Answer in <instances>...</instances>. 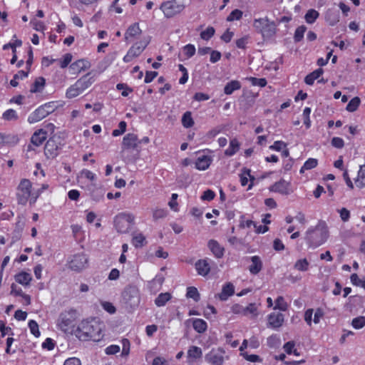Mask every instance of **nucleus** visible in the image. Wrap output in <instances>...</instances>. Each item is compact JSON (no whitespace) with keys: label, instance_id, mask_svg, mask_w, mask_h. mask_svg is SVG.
Segmentation results:
<instances>
[{"label":"nucleus","instance_id":"nucleus-1","mask_svg":"<svg viewBox=\"0 0 365 365\" xmlns=\"http://www.w3.org/2000/svg\"><path fill=\"white\" fill-rule=\"evenodd\" d=\"M76 337L81 341H99L103 338L101 324L95 319H84L75 331Z\"/></svg>","mask_w":365,"mask_h":365},{"label":"nucleus","instance_id":"nucleus-2","mask_svg":"<svg viewBox=\"0 0 365 365\" xmlns=\"http://www.w3.org/2000/svg\"><path fill=\"white\" fill-rule=\"evenodd\" d=\"M328 237L329 231L326 223L319 221L314 227H310L307 230L304 240L309 247L317 248L323 245Z\"/></svg>","mask_w":365,"mask_h":365},{"label":"nucleus","instance_id":"nucleus-3","mask_svg":"<svg viewBox=\"0 0 365 365\" xmlns=\"http://www.w3.org/2000/svg\"><path fill=\"white\" fill-rule=\"evenodd\" d=\"M255 31L264 39L273 38L277 33V24L267 16L255 19L252 24Z\"/></svg>","mask_w":365,"mask_h":365},{"label":"nucleus","instance_id":"nucleus-4","mask_svg":"<svg viewBox=\"0 0 365 365\" xmlns=\"http://www.w3.org/2000/svg\"><path fill=\"white\" fill-rule=\"evenodd\" d=\"M95 81L96 78L94 76H91V72H88L67 88L66 91V97L71 99L78 96L85 90L89 88Z\"/></svg>","mask_w":365,"mask_h":365},{"label":"nucleus","instance_id":"nucleus-5","mask_svg":"<svg viewBox=\"0 0 365 365\" xmlns=\"http://www.w3.org/2000/svg\"><path fill=\"white\" fill-rule=\"evenodd\" d=\"M134 215L131 213L120 212L114 218V227L119 233H127L134 223Z\"/></svg>","mask_w":365,"mask_h":365},{"label":"nucleus","instance_id":"nucleus-6","mask_svg":"<svg viewBox=\"0 0 365 365\" xmlns=\"http://www.w3.org/2000/svg\"><path fill=\"white\" fill-rule=\"evenodd\" d=\"M32 183L29 179H22L16 188V200L19 205H26L31 196Z\"/></svg>","mask_w":365,"mask_h":365},{"label":"nucleus","instance_id":"nucleus-7","mask_svg":"<svg viewBox=\"0 0 365 365\" xmlns=\"http://www.w3.org/2000/svg\"><path fill=\"white\" fill-rule=\"evenodd\" d=\"M185 8L184 4L179 3L176 0L163 1L160 6V9L167 19H170L180 14Z\"/></svg>","mask_w":365,"mask_h":365},{"label":"nucleus","instance_id":"nucleus-8","mask_svg":"<svg viewBox=\"0 0 365 365\" xmlns=\"http://www.w3.org/2000/svg\"><path fill=\"white\" fill-rule=\"evenodd\" d=\"M88 259L83 252L75 254L68 261V267L75 272H80L88 266Z\"/></svg>","mask_w":365,"mask_h":365},{"label":"nucleus","instance_id":"nucleus-9","mask_svg":"<svg viewBox=\"0 0 365 365\" xmlns=\"http://www.w3.org/2000/svg\"><path fill=\"white\" fill-rule=\"evenodd\" d=\"M225 351L222 348L212 349L205 355V361L210 365H223Z\"/></svg>","mask_w":365,"mask_h":365},{"label":"nucleus","instance_id":"nucleus-10","mask_svg":"<svg viewBox=\"0 0 365 365\" xmlns=\"http://www.w3.org/2000/svg\"><path fill=\"white\" fill-rule=\"evenodd\" d=\"M61 145L55 137H51L44 146V154L48 159H53L58 155Z\"/></svg>","mask_w":365,"mask_h":365},{"label":"nucleus","instance_id":"nucleus-11","mask_svg":"<svg viewBox=\"0 0 365 365\" xmlns=\"http://www.w3.org/2000/svg\"><path fill=\"white\" fill-rule=\"evenodd\" d=\"M50 108L51 106L47 103L39 106L28 117L29 123H34L41 120L51 112Z\"/></svg>","mask_w":365,"mask_h":365},{"label":"nucleus","instance_id":"nucleus-12","mask_svg":"<svg viewBox=\"0 0 365 365\" xmlns=\"http://www.w3.org/2000/svg\"><path fill=\"white\" fill-rule=\"evenodd\" d=\"M269 190L283 195H287L292 192L291 189V183L284 179H280L279 181L275 182L269 187Z\"/></svg>","mask_w":365,"mask_h":365},{"label":"nucleus","instance_id":"nucleus-13","mask_svg":"<svg viewBox=\"0 0 365 365\" xmlns=\"http://www.w3.org/2000/svg\"><path fill=\"white\" fill-rule=\"evenodd\" d=\"M91 62L85 58L78 59L72 63L69 66V69L72 74L77 75L82 71H85L91 68Z\"/></svg>","mask_w":365,"mask_h":365},{"label":"nucleus","instance_id":"nucleus-14","mask_svg":"<svg viewBox=\"0 0 365 365\" xmlns=\"http://www.w3.org/2000/svg\"><path fill=\"white\" fill-rule=\"evenodd\" d=\"M246 260H250L251 262L250 265L248 267V270L251 274L257 275L262 271L263 263L259 256L254 255L246 257Z\"/></svg>","mask_w":365,"mask_h":365},{"label":"nucleus","instance_id":"nucleus-15","mask_svg":"<svg viewBox=\"0 0 365 365\" xmlns=\"http://www.w3.org/2000/svg\"><path fill=\"white\" fill-rule=\"evenodd\" d=\"M150 36L144 38L143 39L140 40V41L135 43L129 48L128 51L130 52V53L133 54V56L138 57L143 52V51L145 49V48L148 46V45L150 43Z\"/></svg>","mask_w":365,"mask_h":365},{"label":"nucleus","instance_id":"nucleus-16","mask_svg":"<svg viewBox=\"0 0 365 365\" xmlns=\"http://www.w3.org/2000/svg\"><path fill=\"white\" fill-rule=\"evenodd\" d=\"M284 321V317L282 313L272 312L267 317L268 327L274 329L281 327Z\"/></svg>","mask_w":365,"mask_h":365},{"label":"nucleus","instance_id":"nucleus-17","mask_svg":"<svg viewBox=\"0 0 365 365\" xmlns=\"http://www.w3.org/2000/svg\"><path fill=\"white\" fill-rule=\"evenodd\" d=\"M202 357V351L200 347L192 345L187 351V361L189 364L195 363Z\"/></svg>","mask_w":365,"mask_h":365},{"label":"nucleus","instance_id":"nucleus-18","mask_svg":"<svg viewBox=\"0 0 365 365\" xmlns=\"http://www.w3.org/2000/svg\"><path fill=\"white\" fill-rule=\"evenodd\" d=\"M210 262L211 260L209 259H201L195 262V267L199 275L205 277L210 273L211 269Z\"/></svg>","mask_w":365,"mask_h":365},{"label":"nucleus","instance_id":"nucleus-19","mask_svg":"<svg viewBox=\"0 0 365 365\" xmlns=\"http://www.w3.org/2000/svg\"><path fill=\"white\" fill-rule=\"evenodd\" d=\"M48 138V132L43 128H40L33 133L31 138V143L35 146L41 145Z\"/></svg>","mask_w":365,"mask_h":365},{"label":"nucleus","instance_id":"nucleus-20","mask_svg":"<svg viewBox=\"0 0 365 365\" xmlns=\"http://www.w3.org/2000/svg\"><path fill=\"white\" fill-rule=\"evenodd\" d=\"M212 162V158L210 155H200L197 156L195 162V167L198 170H207Z\"/></svg>","mask_w":365,"mask_h":365},{"label":"nucleus","instance_id":"nucleus-21","mask_svg":"<svg viewBox=\"0 0 365 365\" xmlns=\"http://www.w3.org/2000/svg\"><path fill=\"white\" fill-rule=\"evenodd\" d=\"M142 32V30L140 28L139 24L135 22L127 29L124 37L126 41H133L138 36H139Z\"/></svg>","mask_w":365,"mask_h":365},{"label":"nucleus","instance_id":"nucleus-22","mask_svg":"<svg viewBox=\"0 0 365 365\" xmlns=\"http://www.w3.org/2000/svg\"><path fill=\"white\" fill-rule=\"evenodd\" d=\"M207 247L216 258L220 259L224 256L225 248L217 240H209Z\"/></svg>","mask_w":365,"mask_h":365},{"label":"nucleus","instance_id":"nucleus-23","mask_svg":"<svg viewBox=\"0 0 365 365\" xmlns=\"http://www.w3.org/2000/svg\"><path fill=\"white\" fill-rule=\"evenodd\" d=\"M138 138L134 133H128L123 138L122 145L125 149H136L138 148Z\"/></svg>","mask_w":365,"mask_h":365},{"label":"nucleus","instance_id":"nucleus-24","mask_svg":"<svg viewBox=\"0 0 365 365\" xmlns=\"http://www.w3.org/2000/svg\"><path fill=\"white\" fill-rule=\"evenodd\" d=\"M235 294V287L232 283L227 282L222 288L220 293L217 294V297L221 301H226L228 298Z\"/></svg>","mask_w":365,"mask_h":365},{"label":"nucleus","instance_id":"nucleus-25","mask_svg":"<svg viewBox=\"0 0 365 365\" xmlns=\"http://www.w3.org/2000/svg\"><path fill=\"white\" fill-rule=\"evenodd\" d=\"M14 279L17 283L24 287L29 286L32 280L31 275L24 271H21L17 273L14 276Z\"/></svg>","mask_w":365,"mask_h":365},{"label":"nucleus","instance_id":"nucleus-26","mask_svg":"<svg viewBox=\"0 0 365 365\" xmlns=\"http://www.w3.org/2000/svg\"><path fill=\"white\" fill-rule=\"evenodd\" d=\"M123 297L126 303H129L130 305L132 304H138L139 302V296L138 293L136 290H125Z\"/></svg>","mask_w":365,"mask_h":365},{"label":"nucleus","instance_id":"nucleus-27","mask_svg":"<svg viewBox=\"0 0 365 365\" xmlns=\"http://www.w3.org/2000/svg\"><path fill=\"white\" fill-rule=\"evenodd\" d=\"M240 148V143L237 138H232L230 141L228 148L225 150L226 156H233Z\"/></svg>","mask_w":365,"mask_h":365},{"label":"nucleus","instance_id":"nucleus-28","mask_svg":"<svg viewBox=\"0 0 365 365\" xmlns=\"http://www.w3.org/2000/svg\"><path fill=\"white\" fill-rule=\"evenodd\" d=\"M324 73L322 68H319L306 76L304 82L309 86L314 84L315 80L318 79Z\"/></svg>","mask_w":365,"mask_h":365},{"label":"nucleus","instance_id":"nucleus-29","mask_svg":"<svg viewBox=\"0 0 365 365\" xmlns=\"http://www.w3.org/2000/svg\"><path fill=\"white\" fill-rule=\"evenodd\" d=\"M131 243L135 248H141L147 244V240L145 235L140 232L133 235Z\"/></svg>","mask_w":365,"mask_h":365},{"label":"nucleus","instance_id":"nucleus-30","mask_svg":"<svg viewBox=\"0 0 365 365\" xmlns=\"http://www.w3.org/2000/svg\"><path fill=\"white\" fill-rule=\"evenodd\" d=\"M192 327L195 331L199 334L204 333L207 329V322L202 319H193Z\"/></svg>","mask_w":365,"mask_h":365},{"label":"nucleus","instance_id":"nucleus-31","mask_svg":"<svg viewBox=\"0 0 365 365\" xmlns=\"http://www.w3.org/2000/svg\"><path fill=\"white\" fill-rule=\"evenodd\" d=\"M241 87L242 86L239 81L232 80L225 85L224 93L226 95H231L234 91L240 90Z\"/></svg>","mask_w":365,"mask_h":365},{"label":"nucleus","instance_id":"nucleus-32","mask_svg":"<svg viewBox=\"0 0 365 365\" xmlns=\"http://www.w3.org/2000/svg\"><path fill=\"white\" fill-rule=\"evenodd\" d=\"M356 186L362 188L365 186V164L360 166L358 175L355 179Z\"/></svg>","mask_w":365,"mask_h":365},{"label":"nucleus","instance_id":"nucleus-33","mask_svg":"<svg viewBox=\"0 0 365 365\" xmlns=\"http://www.w3.org/2000/svg\"><path fill=\"white\" fill-rule=\"evenodd\" d=\"M172 298L171 294L169 292L160 293L155 299V304L157 307H163Z\"/></svg>","mask_w":365,"mask_h":365},{"label":"nucleus","instance_id":"nucleus-34","mask_svg":"<svg viewBox=\"0 0 365 365\" xmlns=\"http://www.w3.org/2000/svg\"><path fill=\"white\" fill-rule=\"evenodd\" d=\"M46 81L43 77H38L35 80L33 84L31 86L30 91L31 93H38L41 92L44 86H45Z\"/></svg>","mask_w":365,"mask_h":365},{"label":"nucleus","instance_id":"nucleus-35","mask_svg":"<svg viewBox=\"0 0 365 365\" xmlns=\"http://www.w3.org/2000/svg\"><path fill=\"white\" fill-rule=\"evenodd\" d=\"M318 165V160L316 158H308L300 168L299 173H304L305 170H309L316 168Z\"/></svg>","mask_w":365,"mask_h":365},{"label":"nucleus","instance_id":"nucleus-36","mask_svg":"<svg viewBox=\"0 0 365 365\" xmlns=\"http://www.w3.org/2000/svg\"><path fill=\"white\" fill-rule=\"evenodd\" d=\"M2 118L6 121L17 120L19 119V115L14 109L9 108L2 113Z\"/></svg>","mask_w":365,"mask_h":365},{"label":"nucleus","instance_id":"nucleus-37","mask_svg":"<svg viewBox=\"0 0 365 365\" xmlns=\"http://www.w3.org/2000/svg\"><path fill=\"white\" fill-rule=\"evenodd\" d=\"M182 125L185 128H190L193 126L194 120L190 111H186L182 117Z\"/></svg>","mask_w":365,"mask_h":365},{"label":"nucleus","instance_id":"nucleus-38","mask_svg":"<svg viewBox=\"0 0 365 365\" xmlns=\"http://www.w3.org/2000/svg\"><path fill=\"white\" fill-rule=\"evenodd\" d=\"M309 263L306 258L297 260L294 263V267L295 269L300 272H306L309 269Z\"/></svg>","mask_w":365,"mask_h":365},{"label":"nucleus","instance_id":"nucleus-39","mask_svg":"<svg viewBox=\"0 0 365 365\" xmlns=\"http://www.w3.org/2000/svg\"><path fill=\"white\" fill-rule=\"evenodd\" d=\"M319 14L315 9H309L304 16L305 21L307 24H312L318 19Z\"/></svg>","mask_w":365,"mask_h":365},{"label":"nucleus","instance_id":"nucleus-40","mask_svg":"<svg viewBox=\"0 0 365 365\" xmlns=\"http://www.w3.org/2000/svg\"><path fill=\"white\" fill-rule=\"evenodd\" d=\"M168 215V211L164 208L156 207L152 210L153 220L157 221L165 218Z\"/></svg>","mask_w":365,"mask_h":365},{"label":"nucleus","instance_id":"nucleus-41","mask_svg":"<svg viewBox=\"0 0 365 365\" xmlns=\"http://www.w3.org/2000/svg\"><path fill=\"white\" fill-rule=\"evenodd\" d=\"M361 103V100L359 97L356 96L351 99V101L348 103L346 107V110L349 112H354L359 107Z\"/></svg>","mask_w":365,"mask_h":365},{"label":"nucleus","instance_id":"nucleus-42","mask_svg":"<svg viewBox=\"0 0 365 365\" xmlns=\"http://www.w3.org/2000/svg\"><path fill=\"white\" fill-rule=\"evenodd\" d=\"M186 297L192 299L195 302L200 299V295L197 289L195 287H188L187 288Z\"/></svg>","mask_w":365,"mask_h":365},{"label":"nucleus","instance_id":"nucleus-43","mask_svg":"<svg viewBox=\"0 0 365 365\" xmlns=\"http://www.w3.org/2000/svg\"><path fill=\"white\" fill-rule=\"evenodd\" d=\"M288 309V304L284 300V298L282 296H279L275 299V305L274 307V309H279L282 312L287 311Z\"/></svg>","mask_w":365,"mask_h":365},{"label":"nucleus","instance_id":"nucleus-44","mask_svg":"<svg viewBox=\"0 0 365 365\" xmlns=\"http://www.w3.org/2000/svg\"><path fill=\"white\" fill-rule=\"evenodd\" d=\"M251 170L247 168H243L240 174V181L242 186L248 185V176H250Z\"/></svg>","mask_w":365,"mask_h":365},{"label":"nucleus","instance_id":"nucleus-45","mask_svg":"<svg viewBox=\"0 0 365 365\" xmlns=\"http://www.w3.org/2000/svg\"><path fill=\"white\" fill-rule=\"evenodd\" d=\"M22 45V41L19 39L13 40L12 41L5 43L2 48L3 50H8L9 48H11L12 53H16V47H20Z\"/></svg>","mask_w":365,"mask_h":365},{"label":"nucleus","instance_id":"nucleus-46","mask_svg":"<svg viewBox=\"0 0 365 365\" xmlns=\"http://www.w3.org/2000/svg\"><path fill=\"white\" fill-rule=\"evenodd\" d=\"M29 328L30 329V332L36 338L39 337L41 335V332L39 331V327L38 323L33 319L29 321L28 323Z\"/></svg>","mask_w":365,"mask_h":365},{"label":"nucleus","instance_id":"nucleus-47","mask_svg":"<svg viewBox=\"0 0 365 365\" xmlns=\"http://www.w3.org/2000/svg\"><path fill=\"white\" fill-rule=\"evenodd\" d=\"M307 27L304 25L299 26L296 29L294 35V39L295 42H299L303 39Z\"/></svg>","mask_w":365,"mask_h":365},{"label":"nucleus","instance_id":"nucleus-48","mask_svg":"<svg viewBox=\"0 0 365 365\" xmlns=\"http://www.w3.org/2000/svg\"><path fill=\"white\" fill-rule=\"evenodd\" d=\"M243 12L240 9H235L227 16V21L229 22L240 20L242 18Z\"/></svg>","mask_w":365,"mask_h":365},{"label":"nucleus","instance_id":"nucleus-49","mask_svg":"<svg viewBox=\"0 0 365 365\" xmlns=\"http://www.w3.org/2000/svg\"><path fill=\"white\" fill-rule=\"evenodd\" d=\"M215 30L214 27L208 26L205 30L200 33V37L205 41H208L215 35Z\"/></svg>","mask_w":365,"mask_h":365},{"label":"nucleus","instance_id":"nucleus-50","mask_svg":"<svg viewBox=\"0 0 365 365\" xmlns=\"http://www.w3.org/2000/svg\"><path fill=\"white\" fill-rule=\"evenodd\" d=\"M351 326L356 329L363 328L365 326V317L359 316L354 318L351 322Z\"/></svg>","mask_w":365,"mask_h":365},{"label":"nucleus","instance_id":"nucleus-51","mask_svg":"<svg viewBox=\"0 0 365 365\" xmlns=\"http://www.w3.org/2000/svg\"><path fill=\"white\" fill-rule=\"evenodd\" d=\"M4 144L16 145L19 142V138L17 135L5 134L4 133Z\"/></svg>","mask_w":365,"mask_h":365},{"label":"nucleus","instance_id":"nucleus-52","mask_svg":"<svg viewBox=\"0 0 365 365\" xmlns=\"http://www.w3.org/2000/svg\"><path fill=\"white\" fill-rule=\"evenodd\" d=\"M127 123L125 121L122 120L118 123V128L114 129L112 131V135L113 137H118L123 134L126 130Z\"/></svg>","mask_w":365,"mask_h":365},{"label":"nucleus","instance_id":"nucleus-53","mask_svg":"<svg viewBox=\"0 0 365 365\" xmlns=\"http://www.w3.org/2000/svg\"><path fill=\"white\" fill-rule=\"evenodd\" d=\"M116 89L118 91L123 90L121 95L124 97H127L130 93H131L133 91V89L130 87H129L125 83H118L116 85Z\"/></svg>","mask_w":365,"mask_h":365},{"label":"nucleus","instance_id":"nucleus-54","mask_svg":"<svg viewBox=\"0 0 365 365\" xmlns=\"http://www.w3.org/2000/svg\"><path fill=\"white\" fill-rule=\"evenodd\" d=\"M352 284L365 289V279H360L357 274L354 273L350 277Z\"/></svg>","mask_w":365,"mask_h":365},{"label":"nucleus","instance_id":"nucleus-55","mask_svg":"<svg viewBox=\"0 0 365 365\" xmlns=\"http://www.w3.org/2000/svg\"><path fill=\"white\" fill-rule=\"evenodd\" d=\"M195 52L196 49L193 44L188 43L183 47V53L187 58L192 57Z\"/></svg>","mask_w":365,"mask_h":365},{"label":"nucleus","instance_id":"nucleus-56","mask_svg":"<svg viewBox=\"0 0 365 365\" xmlns=\"http://www.w3.org/2000/svg\"><path fill=\"white\" fill-rule=\"evenodd\" d=\"M310 113L311 108L309 107H305L303 110L302 115L304 118V124L307 129L311 127Z\"/></svg>","mask_w":365,"mask_h":365},{"label":"nucleus","instance_id":"nucleus-57","mask_svg":"<svg viewBox=\"0 0 365 365\" xmlns=\"http://www.w3.org/2000/svg\"><path fill=\"white\" fill-rule=\"evenodd\" d=\"M287 147V144L282 140H276L274 143L269 146V149L272 150L279 152L284 148Z\"/></svg>","mask_w":365,"mask_h":365},{"label":"nucleus","instance_id":"nucleus-58","mask_svg":"<svg viewBox=\"0 0 365 365\" xmlns=\"http://www.w3.org/2000/svg\"><path fill=\"white\" fill-rule=\"evenodd\" d=\"M72 55L70 53H66L63 58L59 61V66L61 68H66L72 61Z\"/></svg>","mask_w":365,"mask_h":365},{"label":"nucleus","instance_id":"nucleus-59","mask_svg":"<svg viewBox=\"0 0 365 365\" xmlns=\"http://www.w3.org/2000/svg\"><path fill=\"white\" fill-rule=\"evenodd\" d=\"M249 314H252L253 316L257 315V307L255 303H250L245 307L244 315L247 316Z\"/></svg>","mask_w":365,"mask_h":365},{"label":"nucleus","instance_id":"nucleus-60","mask_svg":"<svg viewBox=\"0 0 365 365\" xmlns=\"http://www.w3.org/2000/svg\"><path fill=\"white\" fill-rule=\"evenodd\" d=\"M241 355L248 361L250 362H261L262 359L257 354H249L247 352L241 353Z\"/></svg>","mask_w":365,"mask_h":365},{"label":"nucleus","instance_id":"nucleus-61","mask_svg":"<svg viewBox=\"0 0 365 365\" xmlns=\"http://www.w3.org/2000/svg\"><path fill=\"white\" fill-rule=\"evenodd\" d=\"M250 80L253 86H257L262 88L266 86L267 83V81L264 78H258L255 77H251Z\"/></svg>","mask_w":365,"mask_h":365},{"label":"nucleus","instance_id":"nucleus-62","mask_svg":"<svg viewBox=\"0 0 365 365\" xmlns=\"http://www.w3.org/2000/svg\"><path fill=\"white\" fill-rule=\"evenodd\" d=\"M55 341L51 338H46L45 341L42 343V348L44 349H47L48 351H51L55 348Z\"/></svg>","mask_w":365,"mask_h":365},{"label":"nucleus","instance_id":"nucleus-63","mask_svg":"<svg viewBox=\"0 0 365 365\" xmlns=\"http://www.w3.org/2000/svg\"><path fill=\"white\" fill-rule=\"evenodd\" d=\"M215 195H216L214 191H212V190L207 189L203 192V193L201 196V200H206V201H211L215 198Z\"/></svg>","mask_w":365,"mask_h":365},{"label":"nucleus","instance_id":"nucleus-64","mask_svg":"<svg viewBox=\"0 0 365 365\" xmlns=\"http://www.w3.org/2000/svg\"><path fill=\"white\" fill-rule=\"evenodd\" d=\"M152 365H170V364L165 358L156 356L153 359Z\"/></svg>","mask_w":365,"mask_h":365}]
</instances>
